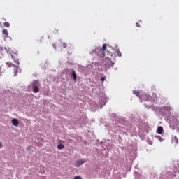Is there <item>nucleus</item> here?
<instances>
[{
    "mask_svg": "<svg viewBox=\"0 0 179 179\" xmlns=\"http://www.w3.org/2000/svg\"><path fill=\"white\" fill-rule=\"evenodd\" d=\"M106 48H107V46L106 45V44H103L102 48L101 49V57H103V58L104 57H106Z\"/></svg>",
    "mask_w": 179,
    "mask_h": 179,
    "instance_id": "5",
    "label": "nucleus"
},
{
    "mask_svg": "<svg viewBox=\"0 0 179 179\" xmlns=\"http://www.w3.org/2000/svg\"><path fill=\"white\" fill-rule=\"evenodd\" d=\"M3 26H5V27H10V24L8 22H6L3 23Z\"/></svg>",
    "mask_w": 179,
    "mask_h": 179,
    "instance_id": "18",
    "label": "nucleus"
},
{
    "mask_svg": "<svg viewBox=\"0 0 179 179\" xmlns=\"http://www.w3.org/2000/svg\"><path fill=\"white\" fill-rule=\"evenodd\" d=\"M38 87L40 86V83L37 80H34L33 83H32V87Z\"/></svg>",
    "mask_w": 179,
    "mask_h": 179,
    "instance_id": "10",
    "label": "nucleus"
},
{
    "mask_svg": "<svg viewBox=\"0 0 179 179\" xmlns=\"http://www.w3.org/2000/svg\"><path fill=\"white\" fill-rule=\"evenodd\" d=\"M143 101H148V100H149V99H150V96L149 95H147V94H145V95H143Z\"/></svg>",
    "mask_w": 179,
    "mask_h": 179,
    "instance_id": "12",
    "label": "nucleus"
},
{
    "mask_svg": "<svg viewBox=\"0 0 179 179\" xmlns=\"http://www.w3.org/2000/svg\"><path fill=\"white\" fill-rule=\"evenodd\" d=\"M65 148V145H64V144H59L57 145V149H59V150H61L62 149H64Z\"/></svg>",
    "mask_w": 179,
    "mask_h": 179,
    "instance_id": "16",
    "label": "nucleus"
},
{
    "mask_svg": "<svg viewBox=\"0 0 179 179\" xmlns=\"http://www.w3.org/2000/svg\"><path fill=\"white\" fill-rule=\"evenodd\" d=\"M68 47V45L66 43H63V48H66Z\"/></svg>",
    "mask_w": 179,
    "mask_h": 179,
    "instance_id": "23",
    "label": "nucleus"
},
{
    "mask_svg": "<svg viewBox=\"0 0 179 179\" xmlns=\"http://www.w3.org/2000/svg\"><path fill=\"white\" fill-rule=\"evenodd\" d=\"M172 143H173L175 146L178 145V138H177V136H174L172 138Z\"/></svg>",
    "mask_w": 179,
    "mask_h": 179,
    "instance_id": "6",
    "label": "nucleus"
},
{
    "mask_svg": "<svg viewBox=\"0 0 179 179\" xmlns=\"http://www.w3.org/2000/svg\"><path fill=\"white\" fill-rule=\"evenodd\" d=\"M106 79H107V77L105 76L103 77H101V82H104Z\"/></svg>",
    "mask_w": 179,
    "mask_h": 179,
    "instance_id": "21",
    "label": "nucleus"
},
{
    "mask_svg": "<svg viewBox=\"0 0 179 179\" xmlns=\"http://www.w3.org/2000/svg\"><path fill=\"white\" fill-rule=\"evenodd\" d=\"M164 109L168 112L171 111V108L170 106H165Z\"/></svg>",
    "mask_w": 179,
    "mask_h": 179,
    "instance_id": "19",
    "label": "nucleus"
},
{
    "mask_svg": "<svg viewBox=\"0 0 179 179\" xmlns=\"http://www.w3.org/2000/svg\"><path fill=\"white\" fill-rule=\"evenodd\" d=\"M42 179H45V177H44V176H42Z\"/></svg>",
    "mask_w": 179,
    "mask_h": 179,
    "instance_id": "26",
    "label": "nucleus"
},
{
    "mask_svg": "<svg viewBox=\"0 0 179 179\" xmlns=\"http://www.w3.org/2000/svg\"><path fill=\"white\" fill-rule=\"evenodd\" d=\"M18 68L19 67H17V66H14V76H16L17 75Z\"/></svg>",
    "mask_w": 179,
    "mask_h": 179,
    "instance_id": "14",
    "label": "nucleus"
},
{
    "mask_svg": "<svg viewBox=\"0 0 179 179\" xmlns=\"http://www.w3.org/2000/svg\"><path fill=\"white\" fill-rule=\"evenodd\" d=\"M6 64L7 65V66H8V68H12V66L14 67V66H15V65H14L12 62H7Z\"/></svg>",
    "mask_w": 179,
    "mask_h": 179,
    "instance_id": "15",
    "label": "nucleus"
},
{
    "mask_svg": "<svg viewBox=\"0 0 179 179\" xmlns=\"http://www.w3.org/2000/svg\"><path fill=\"white\" fill-rule=\"evenodd\" d=\"M74 179H82V177H80V176H74Z\"/></svg>",
    "mask_w": 179,
    "mask_h": 179,
    "instance_id": "22",
    "label": "nucleus"
},
{
    "mask_svg": "<svg viewBox=\"0 0 179 179\" xmlns=\"http://www.w3.org/2000/svg\"><path fill=\"white\" fill-rule=\"evenodd\" d=\"M72 76L73 78L74 82H76L77 75H76V72L75 71V70L72 71Z\"/></svg>",
    "mask_w": 179,
    "mask_h": 179,
    "instance_id": "9",
    "label": "nucleus"
},
{
    "mask_svg": "<svg viewBox=\"0 0 179 179\" xmlns=\"http://www.w3.org/2000/svg\"><path fill=\"white\" fill-rule=\"evenodd\" d=\"M134 94H135L137 97H139V91L138 90H134L133 91Z\"/></svg>",
    "mask_w": 179,
    "mask_h": 179,
    "instance_id": "17",
    "label": "nucleus"
},
{
    "mask_svg": "<svg viewBox=\"0 0 179 179\" xmlns=\"http://www.w3.org/2000/svg\"><path fill=\"white\" fill-rule=\"evenodd\" d=\"M179 126V116H173L170 122V128L171 129H176Z\"/></svg>",
    "mask_w": 179,
    "mask_h": 179,
    "instance_id": "2",
    "label": "nucleus"
},
{
    "mask_svg": "<svg viewBox=\"0 0 179 179\" xmlns=\"http://www.w3.org/2000/svg\"><path fill=\"white\" fill-rule=\"evenodd\" d=\"M157 134H163V127H159L157 128Z\"/></svg>",
    "mask_w": 179,
    "mask_h": 179,
    "instance_id": "13",
    "label": "nucleus"
},
{
    "mask_svg": "<svg viewBox=\"0 0 179 179\" xmlns=\"http://www.w3.org/2000/svg\"><path fill=\"white\" fill-rule=\"evenodd\" d=\"M117 57H122V54L121 52H120V50H117Z\"/></svg>",
    "mask_w": 179,
    "mask_h": 179,
    "instance_id": "20",
    "label": "nucleus"
},
{
    "mask_svg": "<svg viewBox=\"0 0 179 179\" xmlns=\"http://www.w3.org/2000/svg\"><path fill=\"white\" fill-rule=\"evenodd\" d=\"M106 55L107 57L105 58V66L106 69L108 68H113V66H114L115 63L111 61V57H113V54L108 52V51L106 52Z\"/></svg>",
    "mask_w": 179,
    "mask_h": 179,
    "instance_id": "1",
    "label": "nucleus"
},
{
    "mask_svg": "<svg viewBox=\"0 0 179 179\" xmlns=\"http://www.w3.org/2000/svg\"><path fill=\"white\" fill-rule=\"evenodd\" d=\"M12 124L13 125H14V127H17V125H19V121L17 120V119H13Z\"/></svg>",
    "mask_w": 179,
    "mask_h": 179,
    "instance_id": "7",
    "label": "nucleus"
},
{
    "mask_svg": "<svg viewBox=\"0 0 179 179\" xmlns=\"http://www.w3.org/2000/svg\"><path fill=\"white\" fill-rule=\"evenodd\" d=\"M0 148H2V143L0 142Z\"/></svg>",
    "mask_w": 179,
    "mask_h": 179,
    "instance_id": "25",
    "label": "nucleus"
},
{
    "mask_svg": "<svg viewBox=\"0 0 179 179\" xmlns=\"http://www.w3.org/2000/svg\"><path fill=\"white\" fill-rule=\"evenodd\" d=\"M2 34L4 35V38H8V36H9V33H8L7 29H3Z\"/></svg>",
    "mask_w": 179,
    "mask_h": 179,
    "instance_id": "8",
    "label": "nucleus"
},
{
    "mask_svg": "<svg viewBox=\"0 0 179 179\" xmlns=\"http://www.w3.org/2000/svg\"><path fill=\"white\" fill-rule=\"evenodd\" d=\"M17 57H18L17 52L11 54V58L14 61L15 64H16L17 65H19L20 62Z\"/></svg>",
    "mask_w": 179,
    "mask_h": 179,
    "instance_id": "3",
    "label": "nucleus"
},
{
    "mask_svg": "<svg viewBox=\"0 0 179 179\" xmlns=\"http://www.w3.org/2000/svg\"><path fill=\"white\" fill-rule=\"evenodd\" d=\"M136 27H141V25H139V22L136 23Z\"/></svg>",
    "mask_w": 179,
    "mask_h": 179,
    "instance_id": "24",
    "label": "nucleus"
},
{
    "mask_svg": "<svg viewBox=\"0 0 179 179\" xmlns=\"http://www.w3.org/2000/svg\"><path fill=\"white\" fill-rule=\"evenodd\" d=\"M87 160L84 159H78L76 162L75 167H80L84 163H86Z\"/></svg>",
    "mask_w": 179,
    "mask_h": 179,
    "instance_id": "4",
    "label": "nucleus"
},
{
    "mask_svg": "<svg viewBox=\"0 0 179 179\" xmlns=\"http://www.w3.org/2000/svg\"><path fill=\"white\" fill-rule=\"evenodd\" d=\"M38 92H40V88H38V87L37 86L33 87L34 93H38Z\"/></svg>",
    "mask_w": 179,
    "mask_h": 179,
    "instance_id": "11",
    "label": "nucleus"
}]
</instances>
